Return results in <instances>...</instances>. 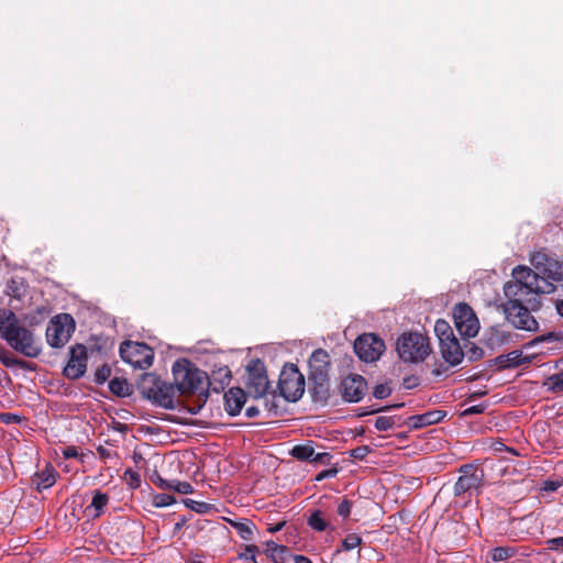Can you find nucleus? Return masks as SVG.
I'll list each match as a JSON object with an SVG mask.
<instances>
[{
    "label": "nucleus",
    "instance_id": "obj_1",
    "mask_svg": "<svg viewBox=\"0 0 563 563\" xmlns=\"http://www.w3.org/2000/svg\"><path fill=\"white\" fill-rule=\"evenodd\" d=\"M553 290V284L538 278V273L527 266H517L512 269V280L504 286L507 299L505 303L530 305V308L534 309L538 305V295L550 294Z\"/></svg>",
    "mask_w": 563,
    "mask_h": 563
},
{
    "label": "nucleus",
    "instance_id": "obj_2",
    "mask_svg": "<svg viewBox=\"0 0 563 563\" xmlns=\"http://www.w3.org/2000/svg\"><path fill=\"white\" fill-rule=\"evenodd\" d=\"M0 338L27 357H36L41 353V346L33 332L24 327L11 310H3L0 313Z\"/></svg>",
    "mask_w": 563,
    "mask_h": 563
},
{
    "label": "nucleus",
    "instance_id": "obj_3",
    "mask_svg": "<svg viewBox=\"0 0 563 563\" xmlns=\"http://www.w3.org/2000/svg\"><path fill=\"white\" fill-rule=\"evenodd\" d=\"M397 352L406 363L423 362L431 353L429 339L419 332H405L397 340Z\"/></svg>",
    "mask_w": 563,
    "mask_h": 563
},
{
    "label": "nucleus",
    "instance_id": "obj_4",
    "mask_svg": "<svg viewBox=\"0 0 563 563\" xmlns=\"http://www.w3.org/2000/svg\"><path fill=\"white\" fill-rule=\"evenodd\" d=\"M174 383L181 394L203 390L207 375L188 361H177L173 365Z\"/></svg>",
    "mask_w": 563,
    "mask_h": 563
},
{
    "label": "nucleus",
    "instance_id": "obj_5",
    "mask_svg": "<svg viewBox=\"0 0 563 563\" xmlns=\"http://www.w3.org/2000/svg\"><path fill=\"white\" fill-rule=\"evenodd\" d=\"M75 330L74 318L68 313L55 316L46 328V340L52 347H62Z\"/></svg>",
    "mask_w": 563,
    "mask_h": 563
},
{
    "label": "nucleus",
    "instance_id": "obj_6",
    "mask_svg": "<svg viewBox=\"0 0 563 563\" xmlns=\"http://www.w3.org/2000/svg\"><path fill=\"white\" fill-rule=\"evenodd\" d=\"M121 358L134 367L145 369L152 366L153 350L145 343L125 341L120 345Z\"/></svg>",
    "mask_w": 563,
    "mask_h": 563
},
{
    "label": "nucleus",
    "instance_id": "obj_7",
    "mask_svg": "<svg viewBox=\"0 0 563 563\" xmlns=\"http://www.w3.org/2000/svg\"><path fill=\"white\" fill-rule=\"evenodd\" d=\"M278 389L287 401H297L305 391L302 374L294 365L285 367L279 375Z\"/></svg>",
    "mask_w": 563,
    "mask_h": 563
},
{
    "label": "nucleus",
    "instance_id": "obj_8",
    "mask_svg": "<svg viewBox=\"0 0 563 563\" xmlns=\"http://www.w3.org/2000/svg\"><path fill=\"white\" fill-rule=\"evenodd\" d=\"M531 264L534 267L532 269L538 273V278L551 283L563 282V263L549 256L543 252H538L532 255Z\"/></svg>",
    "mask_w": 563,
    "mask_h": 563
},
{
    "label": "nucleus",
    "instance_id": "obj_9",
    "mask_svg": "<svg viewBox=\"0 0 563 563\" xmlns=\"http://www.w3.org/2000/svg\"><path fill=\"white\" fill-rule=\"evenodd\" d=\"M246 386L249 391L255 398L263 397L269 388V382L264 362L258 358L252 360L246 367Z\"/></svg>",
    "mask_w": 563,
    "mask_h": 563
},
{
    "label": "nucleus",
    "instance_id": "obj_10",
    "mask_svg": "<svg viewBox=\"0 0 563 563\" xmlns=\"http://www.w3.org/2000/svg\"><path fill=\"white\" fill-rule=\"evenodd\" d=\"M454 324L464 338H474L479 331V321L467 303H459L453 311Z\"/></svg>",
    "mask_w": 563,
    "mask_h": 563
},
{
    "label": "nucleus",
    "instance_id": "obj_11",
    "mask_svg": "<svg viewBox=\"0 0 563 563\" xmlns=\"http://www.w3.org/2000/svg\"><path fill=\"white\" fill-rule=\"evenodd\" d=\"M357 356L367 363L377 361L385 351V343L373 333L360 335L354 342Z\"/></svg>",
    "mask_w": 563,
    "mask_h": 563
},
{
    "label": "nucleus",
    "instance_id": "obj_12",
    "mask_svg": "<svg viewBox=\"0 0 563 563\" xmlns=\"http://www.w3.org/2000/svg\"><path fill=\"white\" fill-rule=\"evenodd\" d=\"M529 307L530 305L504 303L503 310L507 320H509L516 328L527 331H536L538 329V322L531 316Z\"/></svg>",
    "mask_w": 563,
    "mask_h": 563
},
{
    "label": "nucleus",
    "instance_id": "obj_13",
    "mask_svg": "<svg viewBox=\"0 0 563 563\" xmlns=\"http://www.w3.org/2000/svg\"><path fill=\"white\" fill-rule=\"evenodd\" d=\"M330 372V355L327 351L319 349L316 350L309 358V375L310 378L320 388H324L328 384Z\"/></svg>",
    "mask_w": 563,
    "mask_h": 563
},
{
    "label": "nucleus",
    "instance_id": "obj_14",
    "mask_svg": "<svg viewBox=\"0 0 563 563\" xmlns=\"http://www.w3.org/2000/svg\"><path fill=\"white\" fill-rule=\"evenodd\" d=\"M87 349L81 344L73 346L69 351V360L64 367V374L70 379H77L84 376L87 369Z\"/></svg>",
    "mask_w": 563,
    "mask_h": 563
},
{
    "label": "nucleus",
    "instance_id": "obj_15",
    "mask_svg": "<svg viewBox=\"0 0 563 563\" xmlns=\"http://www.w3.org/2000/svg\"><path fill=\"white\" fill-rule=\"evenodd\" d=\"M367 384L361 375L352 374L341 383L342 397L349 402H357L365 395Z\"/></svg>",
    "mask_w": 563,
    "mask_h": 563
},
{
    "label": "nucleus",
    "instance_id": "obj_16",
    "mask_svg": "<svg viewBox=\"0 0 563 563\" xmlns=\"http://www.w3.org/2000/svg\"><path fill=\"white\" fill-rule=\"evenodd\" d=\"M147 397L163 408H174V388L166 383L155 379L154 387L147 391Z\"/></svg>",
    "mask_w": 563,
    "mask_h": 563
},
{
    "label": "nucleus",
    "instance_id": "obj_17",
    "mask_svg": "<svg viewBox=\"0 0 563 563\" xmlns=\"http://www.w3.org/2000/svg\"><path fill=\"white\" fill-rule=\"evenodd\" d=\"M471 466H464L462 468L463 474L457 478L454 485V494L460 496L472 489L479 487L482 483V475L477 471L471 472Z\"/></svg>",
    "mask_w": 563,
    "mask_h": 563
},
{
    "label": "nucleus",
    "instance_id": "obj_18",
    "mask_svg": "<svg viewBox=\"0 0 563 563\" xmlns=\"http://www.w3.org/2000/svg\"><path fill=\"white\" fill-rule=\"evenodd\" d=\"M246 401V395L241 388H230L224 394V408L230 416H236L241 412Z\"/></svg>",
    "mask_w": 563,
    "mask_h": 563
},
{
    "label": "nucleus",
    "instance_id": "obj_19",
    "mask_svg": "<svg viewBox=\"0 0 563 563\" xmlns=\"http://www.w3.org/2000/svg\"><path fill=\"white\" fill-rule=\"evenodd\" d=\"M440 351L445 362L452 366L459 365L463 361L464 354L455 336L440 343Z\"/></svg>",
    "mask_w": 563,
    "mask_h": 563
},
{
    "label": "nucleus",
    "instance_id": "obj_20",
    "mask_svg": "<svg viewBox=\"0 0 563 563\" xmlns=\"http://www.w3.org/2000/svg\"><path fill=\"white\" fill-rule=\"evenodd\" d=\"M291 455L297 460L310 462H323L324 459H329L328 453H314L310 444L295 445L291 450Z\"/></svg>",
    "mask_w": 563,
    "mask_h": 563
},
{
    "label": "nucleus",
    "instance_id": "obj_21",
    "mask_svg": "<svg viewBox=\"0 0 563 563\" xmlns=\"http://www.w3.org/2000/svg\"><path fill=\"white\" fill-rule=\"evenodd\" d=\"M57 477V472L54 470V467L49 464H46V466L35 474V477L33 479V483L36 485V488L38 490L46 489L52 487Z\"/></svg>",
    "mask_w": 563,
    "mask_h": 563
},
{
    "label": "nucleus",
    "instance_id": "obj_22",
    "mask_svg": "<svg viewBox=\"0 0 563 563\" xmlns=\"http://www.w3.org/2000/svg\"><path fill=\"white\" fill-rule=\"evenodd\" d=\"M265 552L275 563H284L288 553L285 545L277 544L274 541L265 543Z\"/></svg>",
    "mask_w": 563,
    "mask_h": 563
},
{
    "label": "nucleus",
    "instance_id": "obj_23",
    "mask_svg": "<svg viewBox=\"0 0 563 563\" xmlns=\"http://www.w3.org/2000/svg\"><path fill=\"white\" fill-rule=\"evenodd\" d=\"M434 332L439 339V343L454 338L451 325L445 320H438L434 324Z\"/></svg>",
    "mask_w": 563,
    "mask_h": 563
},
{
    "label": "nucleus",
    "instance_id": "obj_24",
    "mask_svg": "<svg viewBox=\"0 0 563 563\" xmlns=\"http://www.w3.org/2000/svg\"><path fill=\"white\" fill-rule=\"evenodd\" d=\"M109 497L107 494H103L99 490H97L92 497L90 508H93L95 510V517H99L102 512L104 507L108 505Z\"/></svg>",
    "mask_w": 563,
    "mask_h": 563
},
{
    "label": "nucleus",
    "instance_id": "obj_25",
    "mask_svg": "<svg viewBox=\"0 0 563 563\" xmlns=\"http://www.w3.org/2000/svg\"><path fill=\"white\" fill-rule=\"evenodd\" d=\"M547 390L560 393L563 390V372L549 376L544 382Z\"/></svg>",
    "mask_w": 563,
    "mask_h": 563
},
{
    "label": "nucleus",
    "instance_id": "obj_26",
    "mask_svg": "<svg viewBox=\"0 0 563 563\" xmlns=\"http://www.w3.org/2000/svg\"><path fill=\"white\" fill-rule=\"evenodd\" d=\"M110 390L118 396H125L129 393V385L124 379L113 378L109 383Z\"/></svg>",
    "mask_w": 563,
    "mask_h": 563
},
{
    "label": "nucleus",
    "instance_id": "obj_27",
    "mask_svg": "<svg viewBox=\"0 0 563 563\" xmlns=\"http://www.w3.org/2000/svg\"><path fill=\"white\" fill-rule=\"evenodd\" d=\"M515 554L514 549L511 548H504L498 547L492 550L490 556L494 562H501L509 558H511Z\"/></svg>",
    "mask_w": 563,
    "mask_h": 563
},
{
    "label": "nucleus",
    "instance_id": "obj_28",
    "mask_svg": "<svg viewBox=\"0 0 563 563\" xmlns=\"http://www.w3.org/2000/svg\"><path fill=\"white\" fill-rule=\"evenodd\" d=\"M530 362L528 356H523L521 351H512L507 354V365L508 366H520L525 363Z\"/></svg>",
    "mask_w": 563,
    "mask_h": 563
},
{
    "label": "nucleus",
    "instance_id": "obj_29",
    "mask_svg": "<svg viewBox=\"0 0 563 563\" xmlns=\"http://www.w3.org/2000/svg\"><path fill=\"white\" fill-rule=\"evenodd\" d=\"M308 525L317 530V531H324L327 529V521L322 518V515L320 511H314L308 519Z\"/></svg>",
    "mask_w": 563,
    "mask_h": 563
},
{
    "label": "nucleus",
    "instance_id": "obj_30",
    "mask_svg": "<svg viewBox=\"0 0 563 563\" xmlns=\"http://www.w3.org/2000/svg\"><path fill=\"white\" fill-rule=\"evenodd\" d=\"M176 503V499L173 495L169 494H157L153 498V504L155 507H168Z\"/></svg>",
    "mask_w": 563,
    "mask_h": 563
},
{
    "label": "nucleus",
    "instance_id": "obj_31",
    "mask_svg": "<svg viewBox=\"0 0 563 563\" xmlns=\"http://www.w3.org/2000/svg\"><path fill=\"white\" fill-rule=\"evenodd\" d=\"M443 417H444V413L439 410L429 411V412H426L422 415H418V419L423 420L424 423H427L428 426L441 421L443 419Z\"/></svg>",
    "mask_w": 563,
    "mask_h": 563
},
{
    "label": "nucleus",
    "instance_id": "obj_32",
    "mask_svg": "<svg viewBox=\"0 0 563 563\" xmlns=\"http://www.w3.org/2000/svg\"><path fill=\"white\" fill-rule=\"evenodd\" d=\"M375 427L379 431H387L395 427V418L387 416H379L375 420Z\"/></svg>",
    "mask_w": 563,
    "mask_h": 563
},
{
    "label": "nucleus",
    "instance_id": "obj_33",
    "mask_svg": "<svg viewBox=\"0 0 563 563\" xmlns=\"http://www.w3.org/2000/svg\"><path fill=\"white\" fill-rule=\"evenodd\" d=\"M361 543H362V538L355 533H351V534L346 536L345 539L342 541V549L344 551H351V550L357 548L358 545H361Z\"/></svg>",
    "mask_w": 563,
    "mask_h": 563
},
{
    "label": "nucleus",
    "instance_id": "obj_34",
    "mask_svg": "<svg viewBox=\"0 0 563 563\" xmlns=\"http://www.w3.org/2000/svg\"><path fill=\"white\" fill-rule=\"evenodd\" d=\"M243 540H251L253 537L252 525L249 522H236L233 525Z\"/></svg>",
    "mask_w": 563,
    "mask_h": 563
},
{
    "label": "nucleus",
    "instance_id": "obj_35",
    "mask_svg": "<svg viewBox=\"0 0 563 563\" xmlns=\"http://www.w3.org/2000/svg\"><path fill=\"white\" fill-rule=\"evenodd\" d=\"M170 490H175L179 494L186 495V494H191L194 488H192L191 484L188 482H180L177 479H173Z\"/></svg>",
    "mask_w": 563,
    "mask_h": 563
},
{
    "label": "nucleus",
    "instance_id": "obj_36",
    "mask_svg": "<svg viewBox=\"0 0 563 563\" xmlns=\"http://www.w3.org/2000/svg\"><path fill=\"white\" fill-rule=\"evenodd\" d=\"M391 394V387L385 383L376 385L373 391V395L377 399H384L388 397Z\"/></svg>",
    "mask_w": 563,
    "mask_h": 563
},
{
    "label": "nucleus",
    "instance_id": "obj_37",
    "mask_svg": "<svg viewBox=\"0 0 563 563\" xmlns=\"http://www.w3.org/2000/svg\"><path fill=\"white\" fill-rule=\"evenodd\" d=\"M352 510V501L347 498H343L338 505V514L342 518H347Z\"/></svg>",
    "mask_w": 563,
    "mask_h": 563
},
{
    "label": "nucleus",
    "instance_id": "obj_38",
    "mask_svg": "<svg viewBox=\"0 0 563 563\" xmlns=\"http://www.w3.org/2000/svg\"><path fill=\"white\" fill-rule=\"evenodd\" d=\"M185 505L190 508L191 510L196 511V512H206L209 508V505L203 503V501H196V500H192V499H186L185 500Z\"/></svg>",
    "mask_w": 563,
    "mask_h": 563
},
{
    "label": "nucleus",
    "instance_id": "obj_39",
    "mask_svg": "<svg viewBox=\"0 0 563 563\" xmlns=\"http://www.w3.org/2000/svg\"><path fill=\"white\" fill-rule=\"evenodd\" d=\"M547 548L551 551L563 550V537L552 538L545 541Z\"/></svg>",
    "mask_w": 563,
    "mask_h": 563
},
{
    "label": "nucleus",
    "instance_id": "obj_40",
    "mask_svg": "<svg viewBox=\"0 0 563 563\" xmlns=\"http://www.w3.org/2000/svg\"><path fill=\"white\" fill-rule=\"evenodd\" d=\"M213 375L218 376L220 383L222 385H225V384H229L230 379H231V372L228 367H221L219 368L217 372L213 373Z\"/></svg>",
    "mask_w": 563,
    "mask_h": 563
},
{
    "label": "nucleus",
    "instance_id": "obj_41",
    "mask_svg": "<svg viewBox=\"0 0 563 563\" xmlns=\"http://www.w3.org/2000/svg\"><path fill=\"white\" fill-rule=\"evenodd\" d=\"M369 451L371 450L367 445L357 446L351 451V456L356 460H363L366 457Z\"/></svg>",
    "mask_w": 563,
    "mask_h": 563
},
{
    "label": "nucleus",
    "instance_id": "obj_42",
    "mask_svg": "<svg viewBox=\"0 0 563 563\" xmlns=\"http://www.w3.org/2000/svg\"><path fill=\"white\" fill-rule=\"evenodd\" d=\"M152 482L161 489H170L172 487V481L164 479L159 475H154Z\"/></svg>",
    "mask_w": 563,
    "mask_h": 563
},
{
    "label": "nucleus",
    "instance_id": "obj_43",
    "mask_svg": "<svg viewBox=\"0 0 563 563\" xmlns=\"http://www.w3.org/2000/svg\"><path fill=\"white\" fill-rule=\"evenodd\" d=\"M0 419L5 424L18 423L21 421L20 416L11 412H4L0 415Z\"/></svg>",
    "mask_w": 563,
    "mask_h": 563
},
{
    "label": "nucleus",
    "instance_id": "obj_44",
    "mask_svg": "<svg viewBox=\"0 0 563 563\" xmlns=\"http://www.w3.org/2000/svg\"><path fill=\"white\" fill-rule=\"evenodd\" d=\"M257 552V547L256 545H247L246 547V552L244 554L241 555L242 559H252L254 563H257L255 561V553Z\"/></svg>",
    "mask_w": 563,
    "mask_h": 563
},
{
    "label": "nucleus",
    "instance_id": "obj_45",
    "mask_svg": "<svg viewBox=\"0 0 563 563\" xmlns=\"http://www.w3.org/2000/svg\"><path fill=\"white\" fill-rule=\"evenodd\" d=\"M110 368L108 366H103L101 369L98 371L97 373V380L99 383H103L108 376L110 375Z\"/></svg>",
    "mask_w": 563,
    "mask_h": 563
},
{
    "label": "nucleus",
    "instance_id": "obj_46",
    "mask_svg": "<svg viewBox=\"0 0 563 563\" xmlns=\"http://www.w3.org/2000/svg\"><path fill=\"white\" fill-rule=\"evenodd\" d=\"M63 454L66 459L77 457L78 451L75 446H68L63 451Z\"/></svg>",
    "mask_w": 563,
    "mask_h": 563
},
{
    "label": "nucleus",
    "instance_id": "obj_47",
    "mask_svg": "<svg viewBox=\"0 0 563 563\" xmlns=\"http://www.w3.org/2000/svg\"><path fill=\"white\" fill-rule=\"evenodd\" d=\"M285 525H286V521H280L276 525H271V526H268L267 531L269 533L278 532L285 527Z\"/></svg>",
    "mask_w": 563,
    "mask_h": 563
},
{
    "label": "nucleus",
    "instance_id": "obj_48",
    "mask_svg": "<svg viewBox=\"0 0 563 563\" xmlns=\"http://www.w3.org/2000/svg\"><path fill=\"white\" fill-rule=\"evenodd\" d=\"M260 413V410L257 407H254V406H250L246 408L245 410V415L247 418H255L257 417Z\"/></svg>",
    "mask_w": 563,
    "mask_h": 563
},
{
    "label": "nucleus",
    "instance_id": "obj_49",
    "mask_svg": "<svg viewBox=\"0 0 563 563\" xmlns=\"http://www.w3.org/2000/svg\"><path fill=\"white\" fill-rule=\"evenodd\" d=\"M559 488V484L555 482H545L543 489L548 492H554Z\"/></svg>",
    "mask_w": 563,
    "mask_h": 563
},
{
    "label": "nucleus",
    "instance_id": "obj_50",
    "mask_svg": "<svg viewBox=\"0 0 563 563\" xmlns=\"http://www.w3.org/2000/svg\"><path fill=\"white\" fill-rule=\"evenodd\" d=\"M410 420H411L412 427H415V428H420V427L428 426L427 423H424L423 420H419L418 416L411 417Z\"/></svg>",
    "mask_w": 563,
    "mask_h": 563
},
{
    "label": "nucleus",
    "instance_id": "obj_51",
    "mask_svg": "<svg viewBox=\"0 0 563 563\" xmlns=\"http://www.w3.org/2000/svg\"><path fill=\"white\" fill-rule=\"evenodd\" d=\"M294 562L295 563H312V561L305 555H295Z\"/></svg>",
    "mask_w": 563,
    "mask_h": 563
},
{
    "label": "nucleus",
    "instance_id": "obj_52",
    "mask_svg": "<svg viewBox=\"0 0 563 563\" xmlns=\"http://www.w3.org/2000/svg\"><path fill=\"white\" fill-rule=\"evenodd\" d=\"M483 411V407L482 406H473V407H470L467 408L464 413H479Z\"/></svg>",
    "mask_w": 563,
    "mask_h": 563
},
{
    "label": "nucleus",
    "instance_id": "obj_53",
    "mask_svg": "<svg viewBox=\"0 0 563 563\" xmlns=\"http://www.w3.org/2000/svg\"><path fill=\"white\" fill-rule=\"evenodd\" d=\"M555 309L558 313L563 317V300L555 301Z\"/></svg>",
    "mask_w": 563,
    "mask_h": 563
},
{
    "label": "nucleus",
    "instance_id": "obj_54",
    "mask_svg": "<svg viewBox=\"0 0 563 563\" xmlns=\"http://www.w3.org/2000/svg\"><path fill=\"white\" fill-rule=\"evenodd\" d=\"M554 339V335L553 334H549L547 336H543L541 340L544 341V340H553Z\"/></svg>",
    "mask_w": 563,
    "mask_h": 563
},
{
    "label": "nucleus",
    "instance_id": "obj_55",
    "mask_svg": "<svg viewBox=\"0 0 563 563\" xmlns=\"http://www.w3.org/2000/svg\"><path fill=\"white\" fill-rule=\"evenodd\" d=\"M331 473L332 472H327L325 474H320V475H318L317 479L320 481V479L324 478L325 475L331 474Z\"/></svg>",
    "mask_w": 563,
    "mask_h": 563
},
{
    "label": "nucleus",
    "instance_id": "obj_56",
    "mask_svg": "<svg viewBox=\"0 0 563 563\" xmlns=\"http://www.w3.org/2000/svg\"><path fill=\"white\" fill-rule=\"evenodd\" d=\"M12 363H13L12 360H9V358L8 360H3V364L7 365V366L12 364Z\"/></svg>",
    "mask_w": 563,
    "mask_h": 563
},
{
    "label": "nucleus",
    "instance_id": "obj_57",
    "mask_svg": "<svg viewBox=\"0 0 563 563\" xmlns=\"http://www.w3.org/2000/svg\"><path fill=\"white\" fill-rule=\"evenodd\" d=\"M101 453H102L103 455H107V452H104V449H101Z\"/></svg>",
    "mask_w": 563,
    "mask_h": 563
},
{
    "label": "nucleus",
    "instance_id": "obj_58",
    "mask_svg": "<svg viewBox=\"0 0 563 563\" xmlns=\"http://www.w3.org/2000/svg\"><path fill=\"white\" fill-rule=\"evenodd\" d=\"M101 453H102L103 455H107V452H104V449H101Z\"/></svg>",
    "mask_w": 563,
    "mask_h": 563
}]
</instances>
